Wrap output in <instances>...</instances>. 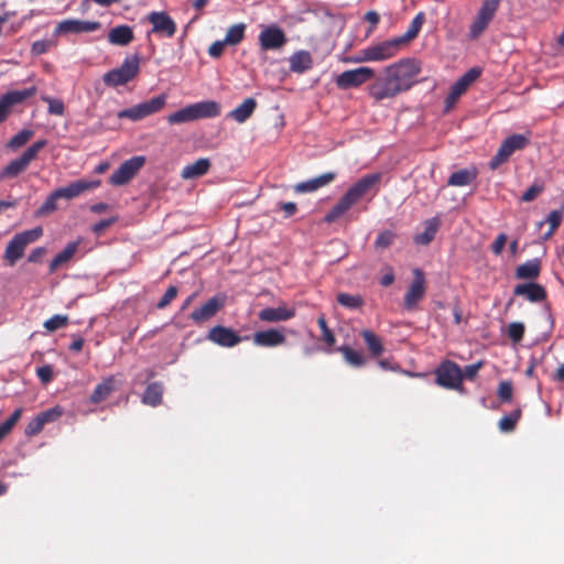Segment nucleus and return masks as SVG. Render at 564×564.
<instances>
[{
	"mask_svg": "<svg viewBox=\"0 0 564 564\" xmlns=\"http://www.w3.org/2000/svg\"><path fill=\"white\" fill-rule=\"evenodd\" d=\"M41 99L48 105V113L53 116H63L65 106L62 99L53 98L50 96H42Z\"/></svg>",
	"mask_w": 564,
	"mask_h": 564,
	"instance_id": "obj_48",
	"label": "nucleus"
},
{
	"mask_svg": "<svg viewBox=\"0 0 564 564\" xmlns=\"http://www.w3.org/2000/svg\"><path fill=\"white\" fill-rule=\"evenodd\" d=\"M51 45H52V42L47 41V40L35 41L32 44L31 52L34 55H42L50 50Z\"/></svg>",
	"mask_w": 564,
	"mask_h": 564,
	"instance_id": "obj_60",
	"label": "nucleus"
},
{
	"mask_svg": "<svg viewBox=\"0 0 564 564\" xmlns=\"http://www.w3.org/2000/svg\"><path fill=\"white\" fill-rule=\"evenodd\" d=\"M101 28V23L98 21H82L76 19H67L64 21H61L56 29V34L62 33H88L97 31Z\"/></svg>",
	"mask_w": 564,
	"mask_h": 564,
	"instance_id": "obj_19",
	"label": "nucleus"
},
{
	"mask_svg": "<svg viewBox=\"0 0 564 564\" xmlns=\"http://www.w3.org/2000/svg\"><path fill=\"white\" fill-rule=\"evenodd\" d=\"M424 21L425 15L423 12H420L414 17L406 32L403 35L397 37L402 46L419 35Z\"/></svg>",
	"mask_w": 564,
	"mask_h": 564,
	"instance_id": "obj_36",
	"label": "nucleus"
},
{
	"mask_svg": "<svg viewBox=\"0 0 564 564\" xmlns=\"http://www.w3.org/2000/svg\"><path fill=\"white\" fill-rule=\"evenodd\" d=\"M252 341L258 347L273 348L285 344L286 337L281 329L269 328L256 332Z\"/></svg>",
	"mask_w": 564,
	"mask_h": 564,
	"instance_id": "obj_20",
	"label": "nucleus"
},
{
	"mask_svg": "<svg viewBox=\"0 0 564 564\" xmlns=\"http://www.w3.org/2000/svg\"><path fill=\"white\" fill-rule=\"evenodd\" d=\"M336 351L340 352L345 361L352 367H362L366 364L365 356L347 345L337 347Z\"/></svg>",
	"mask_w": 564,
	"mask_h": 564,
	"instance_id": "obj_37",
	"label": "nucleus"
},
{
	"mask_svg": "<svg viewBox=\"0 0 564 564\" xmlns=\"http://www.w3.org/2000/svg\"><path fill=\"white\" fill-rule=\"evenodd\" d=\"M521 409L513 410L510 414L502 416L498 422V427L502 433H510L514 431L520 417Z\"/></svg>",
	"mask_w": 564,
	"mask_h": 564,
	"instance_id": "obj_39",
	"label": "nucleus"
},
{
	"mask_svg": "<svg viewBox=\"0 0 564 564\" xmlns=\"http://www.w3.org/2000/svg\"><path fill=\"white\" fill-rule=\"evenodd\" d=\"M480 74L481 70L479 68L473 67L454 83L445 99L446 111H449L455 106L460 96L466 93L468 87L480 76Z\"/></svg>",
	"mask_w": 564,
	"mask_h": 564,
	"instance_id": "obj_13",
	"label": "nucleus"
},
{
	"mask_svg": "<svg viewBox=\"0 0 564 564\" xmlns=\"http://www.w3.org/2000/svg\"><path fill=\"white\" fill-rule=\"evenodd\" d=\"M68 322L69 319L67 315L56 314L53 315L51 318L46 319L43 326L47 332H55L57 329L66 327L68 325Z\"/></svg>",
	"mask_w": 564,
	"mask_h": 564,
	"instance_id": "obj_47",
	"label": "nucleus"
},
{
	"mask_svg": "<svg viewBox=\"0 0 564 564\" xmlns=\"http://www.w3.org/2000/svg\"><path fill=\"white\" fill-rule=\"evenodd\" d=\"M167 95L161 94L150 100L140 102L131 108L123 109L117 113L119 119L139 121L151 115L160 112L166 105Z\"/></svg>",
	"mask_w": 564,
	"mask_h": 564,
	"instance_id": "obj_6",
	"label": "nucleus"
},
{
	"mask_svg": "<svg viewBox=\"0 0 564 564\" xmlns=\"http://www.w3.org/2000/svg\"><path fill=\"white\" fill-rule=\"evenodd\" d=\"M295 316V310L285 305L278 307H265L258 313L260 321L265 323L285 322Z\"/></svg>",
	"mask_w": 564,
	"mask_h": 564,
	"instance_id": "obj_22",
	"label": "nucleus"
},
{
	"mask_svg": "<svg viewBox=\"0 0 564 564\" xmlns=\"http://www.w3.org/2000/svg\"><path fill=\"white\" fill-rule=\"evenodd\" d=\"M488 24H489L488 21L476 15V18L474 19V21L471 22V24L469 26V33H468L469 37L471 40L478 39L484 33V31L487 29Z\"/></svg>",
	"mask_w": 564,
	"mask_h": 564,
	"instance_id": "obj_52",
	"label": "nucleus"
},
{
	"mask_svg": "<svg viewBox=\"0 0 564 564\" xmlns=\"http://www.w3.org/2000/svg\"><path fill=\"white\" fill-rule=\"evenodd\" d=\"M42 235V227H35L15 234L4 249L3 260L6 263L13 267L24 256L26 247L39 240Z\"/></svg>",
	"mask_w": 564,
	"mask_h": 564,
	"instance_id": "obj_3",
	"label": "nucleus"
},
{
	"mask_svg": "<svg viewBox=\"0 0 564 564\" xmlns=\"http://www.w3.org/2000/svg\"><path fill=\"white\" fill-rule=\"evenodd\" d=\"M563 217L564 206L560 209L552 210L547 215L546 223L549 224L550 228L545 234L544 239H549L555 232V230L561 226Z\"/></svg>",
	"mask_w": 564,
	"mask_h": 564,
	"instance_id": "obj_44",
	"label": "nucleus"
},
{
	"mask_svg": "<svg viewBox=\"0 0 564 564\" xmlns=\"http://www.w3.org/2000/svg\"><path fill=\"white\" fill-rule=\"evenodd\" d=\"M140 73V56L133 54L127 56L120 67L107 72L104 77V84L108 87H119L133 80Z\"/></svg>",
	"mask_w": 564,
	"mask_h": 564,
	"instance_id": "obj_4",
	"label": "nucleus"
},
{
	"mask_svg": "<svg viewBox=\"0 0 564 564\" xmlns=\"http://www.w3.org/2000/svg\"><path fill=\"white\" fill-rule=\"evenodd\" d=\"M288 42L284 31L275 24L265 26L259 34V45L262 51H276Z\"/></svg>",
	"mask_w": 564,
	"mask_h": 564,
	"instance_id": "obj_14",
	"label": "nucleus"
},
{
	"mask_svg": "<svg viewBox=\"0 0 564 564\" xmlns=\"http://www.w3.org/2000/svg\"><path fill=\"white\" fill-rule=\"evenodd\" d=\"M382 173H370L360 177L354 183L347 192L339 198L333 208L325 215L324 220L327 224L335 223L339 217L347 213L355 204L370 195L373 197L380 189Z\"/></svg>",
	"mask_w": 564,
	"mask_h": 564,
	"instance_id": "obj_2",
	"label": "nucleus"
},
{
	"mask_svg": "<svg viewBox=\"0 0 564 564\" xmlns=\"http://www.w3.org/2000/svg\"><path fill=\"white\" fill-rule=\"evenodd\" d=\"M207 339L221 347L230 348L241 343L243 337H240L234 329L229 327L217 325L209 329ZM245 339H248V337H245Z\"/></svg>",
	"mask_w": 564,
	"mask_h": 564,
	"instance_id": "obj_18",
	"label": "nucleus"
},
{
	"mask_svg": "<svg viewBox=\"0 0 564 564\" xmlns=\"http://www.w3.org/2000/svg\"><path fill=\"white\" fill-rule=\"evenodd\" d=\"M170 124H180L185 122L194 121L191 106H186L166 117Z\"/></svg>",
	"mask_w": 564,
	"mask_h": 564,
	"instance_id": "obj_43",
	"label": "nucleus"
},
{
	"mask_svg": "<svg viewBox=\"0 0 564 564\" xmlns=\"http://www.w3.org/2000/svg\"><path fill=\"white\" fill-rule=\"evenodd\" d=\"M225 45H227V43L224 40L214 42L208 48V54L214 58L220 57L224 53Z\"/></svg>",
	"mask_w": 564,
	"mask_h": 564,
	"instance_id": "obj_62",
	"label": "nucleus"
},
{
	"mask_svg": "<svg viewBox=\"0 0 564 564\" xmlns=\"http://www.w3.org/2000/svg\"><path fill=\"white\" fill-rule=\"evenodd\" d=\"M413 280L409 285L404 297L403 307L406 311H414L426 293V279L424 272L416 268L412 271Z\"/></svg>",
	"mask_w": 564,
	"mask_h": 564,
	"instance_id": "obj_10",
	"label": "nucleus"
},
{
	"mask_svg": "<svg viewBox=\"0 0 564 564\" xmlns=\"http://www.w3.org/2000/svg\"><path fill=\"white\" fill-rule=\"evenodd\" d=\"M163 383L152 382L148 384L142 395V403L153 408L160 405L163 400Z\"/></svg>",
	"mask_w": 564,
	"mask_h": 564,
	"instance_id": "obj_33",
	"label": "nucleus"
},
{
	"mask_svg": "<svg viewBox=\"0 0 564 564\" xmlns=\"http://www.w3.org/2000/svg\"><path fill=\"white\" fill-rule=\"evenodd\" d=\"M524 325L520 322H513L508 326V336L514 343H520L524 335Z\"/></svg>",
	"mask_w": 564,
	"mask_h": 564,
	"instance_id": "obj_53",
	"label": "nucleus"
},
{
	"mask_svg": "<svg viewBox=\"0 0 564 564\" xmlns=\"http://www.w3.org/2000/svg\"><path fill=\"white\" fill-rule=\"evenodd\" d=\"M36 375L43 384H47L53 380V368L50 365H44L36 369Z\"/></svg>",
	"mask_w": 564,
	"mask_h": 564,
	"instance_id": "obj_58",
	"label": "nucleus"
},
{
	"mask_svg": "<svg viewBox=\"0 0 564 564\" xmlns=\"http://www.w3.org/2000/svg\"><path fill=\"white\" fill-rule=\"evenodd\" d=\"M541 273V260L538 258L525 261L516 269V278L519 280H534Z\"/></svg>",
	"mask_w": 564,
	"mask_h": 564,
	"instance_id": "obj_30",
	"label": "nucleus"
},
{
	"mask_svg": "<svg viewBox=\"0 0 564 564\" xmlns=\"http://www.w3.org/2000/svg\"><path fill=\"white\" fill-rule=\"evenodd\" d=\"M477 177L476 169H463L451 174L447 184L451 186H467Z\"/></svg>",
	"mask_w": 564,
	"mask_h": 564,
	"instance_id": "obj_35",
	"label": "nucleus"
},
{
	"mask_svg": "<svg viewBox=\"0 0 564 564\" xmlns=\"http://www.w3.org/2000/svg\"><path fill=\"white\" fill-rule=\"evenodd\" d=\"M194 121L199 119L216 118L221 112L220 105L215 100H205L189 105Z\"/></svg>",
	"mask_w": 564,
	"mask_h": 564,
	"instance_id": "obj_24",
	"label": "nucleus"
},
{
	"mask_svg": "<svg viewBox=\"0 0 564 564\" xmlns=\"http://www.w3.org/2000/svg\"><path fill=\"white\" fill-rule=\"evenodd\" d=\"M373 77L375 69L367 66H361L355 69H348L340 73L335 78V84L337 88L341 90H347L351 88H358Z\"/></svg>",
	"mask_w": 564,
	"mask_h": 564,
	"instance_id": "obj_12",
	"label": "nucleus"
},
{
	"mask_svg": "<svg viewBox=\"0 0 564 564\" xmlns=\"http://www.w3.org/2000/svg\"><path fill=\"white\" fill-rule=\"evenodd\" d=\"M62 414H63L62 409L58 406H55V408H52V409H48L46 411L39 413L37 416L41 419V421L45 425L46 423L54 422V421L58 420L62 416Z\"/></svg>",
	"mask_w": 564,
	"mask_h": 564,
	"instance_id": "obj_55",
	"label": "nucleus"
},
{
	"mask_svg": "<svg viewBox=\"0 0 564 564\" xmlns=\"http://www.w3.org/2000/svg\"><path fill=\"white\" fill-rule=\"evenodd\" d=\"M544 184L542 182H535L532 184L520 197V202L530 203L536 199V197L544 192Z\"/></svg>",
	"mask_w": 564,
	"mask_h": 564,
	"instance_id": "obj_50",
	"label": "nucleus"
},
{
	"mask_svg": "<svg viewBox=\"0 0 564 564\" xmlns=\"http://www.w3.org/2000/svg\"><path fill=\"white\" fill-rule=\"evenodd\" d=\"M338 304L350 310H358L364 305V299L359 294L338 293Z\"/></svg>",
	"mask_w": 564,
	"mask_h": 564,
	"instance_id": "obj_41",
	"label": "nucleus"
},
{
	"mask_svg": "<svg viewBox=\"0 0 564 564\" xmlns=\"http://www.w3.org/2000/svg\"><path fill=\"white\" fill-rule=\"evenodd\" d=\"M115 389L116 379L113 376H109L96 386L90 395V402L97 404L105 401Z\"/></svg>",
	"mask_w": 564,
	"mask_h": 564,
	"instance_id": "obj_32",
	"label": "nucleus"
},
{
	"mask_svg": "<svg viewBox=\"0 0 564 564\" xmlns=\"http://www.w3.org/2000/svg\"><path fill=\"white\" fill-rule=\"evenodd\" d=\"M59 195H57L56 189L52 192L45 202L37 208L35 212L36 217H44L57 209V200L59 199Z\"/></svg>",
	"mask_w": 564,
	"mask_h": 564,
	"instance_id": "obj_42",
	"label": "nucleus"
},
{
	"mask_svg": "<svg viewBox=\"0 0 564 564\" xmlns=\"http://www.w3.org/2000/svg\"><path fill=\"white\" fill-rule=\"evenodd\" d=\"M497 394L501 402H510L513 394L512 383L510 381H501Z\"/></svg>",
	"mask_w": 564,
	"mask_h": 564,
	"instance_id": "obj_54",
	"label": "nucleus"
},
{
	"mask_svg": "<svg viewBox=\"0 0 564 564\" xmlns=\"http://www.w3.org/2000/svg\"><path fill=\"white\" fill-rule=\"evenodd\" d=\"M506 242H507V235L506 234H499L495 241L492 242L491 245V251L496 254V256H499L501 254L505 246H506Z\"/></svg>",
	"mask_w": 564,
	"mask_h": 564,
	"instance_id": "obj_61",
	"label": "nucleus"
},
{
	"mask_svg": "<svg viewBox=\"0 0 564 564\" xmlns=\"http://www.w3.org/2000/svg\"><path fill=\"white\" fill-rule=\"evenodd\" d=\"M482 368V362L478 361L476 364L465 366L463 370V380H474L478 373V371Z\"/></svg>",
	"mask_w": 564,
	"mask_h": 564,
	"instance_id": "obj_59",
	"label": "nucleus"
},
{
	"mask_svg": "<svg viewBox=\"0 0 564 564\" xmlns=\"http://www.w3.org/2000/svg\"><path fill=\"white\" fill-rule=\"evenodd\" d=\"M148 21L152 24V32L173 37L176 33V23L164 11H152L148 14Z\"/></svg>",
	"mask_w": 564,
	"mask_h": 564,
	"instance_id": "obj_17",
	"label": "nucleus"
},
{
	"mask_svg": "<svg viewBox=\"0 0 564 564\" xmlns=\"http://www.w3.org/2000/svg\"><path fill=\"white\" fill-rule=\"evenodd\" d=\"M421 72L420 63L414 58H403L387 66L383 76L377 77L368 87V95L376 101L392 99L409 90Z\"/></svg>",
	"mask_w": 564,
	"mask_h": 564,
	"instance_id": "obj_1",
	"label": "nucleus"
},
{
	"mask_svg": "<svg viewBox=\"0 0 564 564\" xmlns=\"http://www.w3.org/2000/svg\"><path fill=\"white\" fill-rule=\"evenodd\" d=\"M46 144L47 141L45 139L34 142L22 153L20 158L11 161L7 166L2 169L0 172V180L13 178L24 172L29 164L36 159L39 152L45 148Z\"/></svg>",
	"mask_w": 564,
	"mask_h": 564,
	"instance_id": "obj_7",
	"label": "nucleus"
},
{
	"mask_svg": "<svg viewBox=\"0 0 564 564\" xmlns=\"http://www.w3.org/2000/svg\"><path fill=\"white\" fill-rule=\"evenodd\" d=\"M100 186V181H86V180H78L75 182H72L65 187H59L56 189L57 195H59L61 198L65 199H73L75 197H78L86 191L95 189Z\"/></svg>",
	"mask_w": 564,
	"mask_h": 564,
	"instance_id": "obj_21",
	"label": "nucleus"
},
{
	"mask_svg": "<svg viewBox=\"0 0 564 564\" xmlns=\"http://www.w3.org/2000/svg\"><path fill=\"white\" fill-rule=\"evenodd\" d=\"M435 382L445 389L463 391V370L452 360L442 361L434 371Z\"/></svg>",
	"mask_w": 564,
	"mask_h": 564,
	"instance_id": "obj_8",
	"label": "nucleus"
},
{
	"mask_svg": "<svg viewBox=\"0 0 564 564\" xmlns=\"http://www.w3.org/2000/svg\"><path fill=\"white\" fill-rule=\"evenodd\" d=\"M440 224L441 223L436 217L427 219L424 224V231L414 236V242L420 246H427L431 243L435 238Z\"/></svg>",
	"mask_w": 564,
	"mask_h": 564,
	"instance_id": "obj_34",
	"label": "nucleus"
},
{
	"mask_svg": "<svg viewBox=\"0 0 564 564\" xmlns=\"http://www.w3.org/2000/svg\"><path fill=\"white\" fill-rule=\"evenodd\" d=\"M134 39L133 30L129 25H118L110 30L108 41L112 45L126 46Z\"/></svg>",
	"mask_w": 564,
	"mask_h": 564,
	"instance_id": "obj_28",
	"label": "nucleus"
},
{
	"mask_svg": "<svg viewBox=\"0 0 564 564\" xmlns=\"http://www.w3.org/2000/svg\"><path fill=\"white\" fill-rule=\"evenodd\" d=\"M361 337L373 357H379L383 352L381 339L373 332L364 329L361 332Z\"/></svg>",
	"mask_w": 564,
	"mask_h": 564,
	"instance_id": "obj_38",
	"label": "nucleus"
},
{
	"mask_svg": "<svg viewBox=\"0 0 564 564\" xmlns=\"http://www.w3.org/2000/svg\"><path fill=\"white\" fill-rule=\"evenodd\" d=\"M36 94V87L32 86L30 88H25L23 90H11L0 97V123L3 122L9 113L11 112V108L15 105L22 104L28 98L34 96Z\"/></svg>",
	"mask_w": 564,
	"mask_h": 564,
	"instance_id": "obj_15",
	"label": "nucleus"
},
{
	"mask_svg": "<svg viewBox=\"0 0 564 564\" xmlns=\"http://www.w3.org/2000/svg\"><path fill=\"white\" fill-rule=\"evenodd\" d=\"M336 178V173L334 172H327L322 175H318L315 178L301 182L295 185V192L297 193H308L314 192L321 187H324L328 184H330Z\"/></svg>",
	"mask_w": 564,
	"mask_h": 564,
	"instance_id": "obj_26",
	"label": "nucleus"
},
{
	"mask_svg": "<svg viewBox=\"0 0 564 564\" xmlns=\"http://www.w3.org/2000/svg\"><path fill=\"white\" fill-rule=\"evenodd\" d=\"M46 252H47V250L45 247H36L29 254L28 261L31 263H40V262H42V259L46 254Z\"/></svg>",
	"mask_w": 564,
	"mask_h": 564,
	"instance_id": "obj_63",
	"label": "nucleus"
},
{
	"mask_svg": "<svg viewBox=\"0 0 564 564\" xmlns=\"http://www.w3.org/2000/svg\"><path fill=\"white\" fill-rule=\"evenodd\" d=\"M210 169V161L207 158H200L192 164H187L181 172L183 180L197 178L205 175Z\"/></svg>",
	"mask_w": 564,
	"mask_h": 564,
	"instance_id": "obj_29",
	"label": "nucleus"
},
{
	"mask_svg": "<svg viewBox=\"0 0 564 564\" xmlns=\"http://www.w3.org/2000/svg\"><path fill=\"white\" fill-rule=\"evenodd\" d=\"M116 221L115 218L102 219L93 226V231L96 235H101L107 228H109Z\"/></svg>",
	"mask_w": 564,
	"mask_h": 564,
	"instance_id": "obj_64",
	"label": "nucleus"
},
{
	"mask_svg": "<svg viewBox=\"0 0 564 564\" xmlns=\"http://www.w3.org/2000/svg\"><path fill=\"white\" fill-rule=\"evenodd\" d=\"M177 288L174 285H170L163 296L160 299V301L156 304V307L162 310L165 308L176 296H177Z\"/></svg>",
	"mask_w": 564,
	"mask_h": 564,
	"instance_id": "obj_56",
	"label": "nucleus"
},
{
	"mask_svg": "<svg viewBox=\"0 0 564 564\" xmlns=\"http://www.w3.org/2000/svg\"><path fill=\"white\" fill-rule=\"evenodd\" d=\"M514 295L524 296L528 301L536 303L546 299V291L544 286L539 283H523L518 284L513 289Z\"/></svg>",
	"mask_w": 564,
	"mask_h": 564,
	"instance_id": "obj_23",
	"label": "nucleus"
},
{
	"mask_svg": "<svg viewBox=\"0 0 564 564\" xmlns=\"http://www.w3.org/2000/svg\"><path fill=\"white\" fill-rule=\"evenodd\" d=\"M80 242L82 241L79 239L76 241L68 242L66 247L61 252H58L50 262L48 273H54L61 267L67 264L74 258L75 253L77 252L80 246Z\"/></svg>",
	"mask_w": 564,
	"mask_h": 564,
	"instance_id": "obj_25",
	"label": "nucleus"
},
{
	"mask_svg": "<svg viewBox=\"0 0 564 564\" xmlns=\"http://www.w3.org/2000/svg\"><path fill=\"white\" fill-rule=\"evenodd\" d=\"M145 156L135 155L120 164V166L110 175L109 183L115 186L128 184L144 166Z\"/></svg>",
	"mask_w": 564,
	"mask_h": 564,
	"instance_id": "obj_11",
	"label": "nucleus"
},
{
	"mask_svg": "<svg viewBox=\"0 0 564 564\" xmlns=\"http://www.w3.org/2000/svg\"><path fill=\"white\" fill-rule=\"evenodd\" d=\"M246 24L237 23L231 25L226 33L224 41L227 45H238L245 37Z\"/></svg>",
	"mask_w": 564,
	"mask_h": 564,
	"instance_id": "obj_40",
	"label": "nucleus"
},
{
	"mask_svg": "<svg viewBox=\"0 0 564 564\" xmlns=\"http://www.w3.org/2000/svg\"><path fill=\"white\" fill-rule=\"evenodd\" d=\"M529 142L530 140L527 135L511 134L502 141L497 153L489 161V169L492 171L497 170L501 164L506 163L516 151L524 149Z\"/></svg>",
	"mask_w": 564,
	"mask_h": 564,
	"instance_id": "obj_9",
	"label": "nucleus"
},
{
	"mask_svg": "<svg viewBox=\"0 0 564 564\" xmlns=\"http://www.w3.org/2000/svg\"><path fill=\"white\" fill-rule=\"evenodd\" d=\"M226 304V295L217 294L210 297L206 303H204L200 307L194 310L189 318L195 324H202L212 317H214Z\"/></svg>",
	"mask_w": 564,
	"mask_h": 564,
	"instance_id": "obj_16",
	"label": "nucleus"
},
{
	"mask_svg": "<svg viewBox=\"0 0 564 564\" xmlns=\"http://www.w3.org/2000/svg\"><path fill=\"white\" fill-rule=\"evenodd\" d=\"M499 0H485L477 15L490 23L499 8Z\"/></svg>",
	"mask_w": 564,
	"mask_h": 564,
	"instance_id": "obj_45",
	"label": "nucleus"
},
{
	"mask_svg": "<svg viewBox=\"0 0 564 564\" xmlns=\"http://www.w3.org/2000/svg\"><path fill=\"white\" fill-rule=\"evenodd\" d=\"M313 66V58L310 52L299 51L290 57V69L293 73L303 74Z\"/></svg>",
	"mask_w": 564,
	"mask_h": 564,
	"instance_id": "obj_31",
	"label": "nucleus"
},
{
	"mask_svg": "<svg viewBox=\"0 0 564 564\" xmlns=\"http://www.w3.org/2000/svg\"><path fill=\"white\" fill-rule=\"evenodd\" d=\"M257 108V101L254 98H247L241 105L228 112L227 117L235 120L238 123L246 122L254 112Z\"/></svg>",
	"mask_w": 564,
	"mask_h": 564,
	"instance_id": "obj_27",
	"label": "nucleus"
},
{
	"mask_svg": "<svg viewBox=\"0 0 564 564\" xmlns=\"http://www.w3.org/2000/svg\"><path fill=\"white\" fill-rule=\"evenodd\" d=\"M401 46L397 37L390 39L360 50L351 61L355 63L382 62L397 55Z\"/></svg>",
	"mask_w": 564,
	"mask_h": 564,
	"instance_id": "obj_5",
	"label": "nucleus"
},
{
	"mask_svg": "<svg viewBox=\"0 0 564 564\" xmlns=\"http://www.w3.org/2000/svg\"><path fill=\"white\" fill-rule=\"evenodd\" d=\"M44 424L41 419L36 415L33 417L28 425L25 426V435L26 436H35L43 430Z\"/></svg>",
	"mask_w": 564,
	"mask_h": 564,
	"instance_id": "obj_57",
	"label": "nucleus"
},
{
	"mask_svg": "<svg viewBox=\"0 0 564 564\" xmlns=\"http://www.w3.org/2000/svg\"><path fill=\"white\" fill-rule=\"evenodd\" d=\"M33 134L34 132L30 129L21 130L10 139V141L8 142V148L15 150L23 147L31 140Z\"/></svg>",
	"mask_w": 564,
	"mask_h": 564,
	"instance_id": "obj_46",
	"label": "nucleus"
},
{
	"mask_svg": "<svg viewBox=\"0 0 564 564\" xmlns=\"http://www.w3.org/2000/svg\"><path fill=\"white\" fill-rule=\"evenodd\" d=\"M317 325L322 332V339L328 345L333 346L336 343V338L332 329H329L326 317L324 314H321L317 318Z\"/></svg>",
	"mask_w": 564,
	"mask_h": 564,
	"instance_id": "obj_49",
	"label": "nucleus"
},
{
	"mask_svg": "<svg viewBox=\"0 0 564 564\" xmlns=\"http://www.w3.org/2000/svg\"><path fill=\"white\" fill-rule=\"evenodd\" d=\"M397 235L391 230L381 231L375 241L376 249H387L389 248L395 240Z\"/></svg>",
	"mask_w": 564,
	"mask_h": 564,
	"instance_id": "obj_51",
	"label": "nucleus"
}]
</instances>
